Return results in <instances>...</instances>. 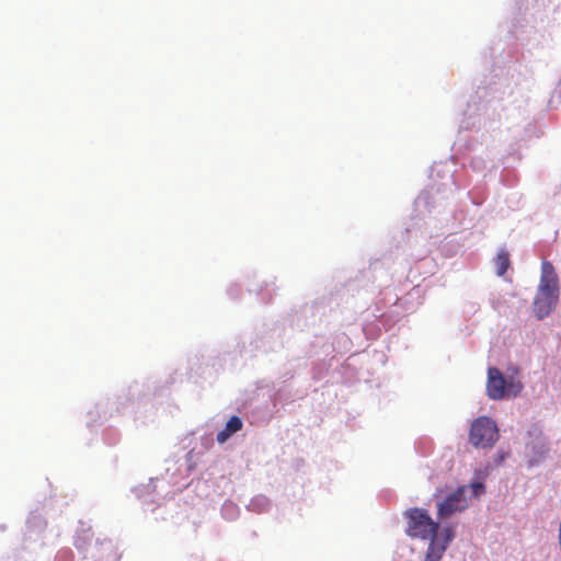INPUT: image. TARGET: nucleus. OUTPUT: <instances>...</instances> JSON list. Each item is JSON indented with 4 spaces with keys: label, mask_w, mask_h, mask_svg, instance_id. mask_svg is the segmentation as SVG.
Segmentation results:
<instances>
[{
    "label": "nucleus",
    "mask_w": 561,
    "mask_h": 561,
    "mask_svg": "<svg viewBox=\"0 0 561 561\" xmlns=\"http://www.w3.org/2000/svg\"><path fill=\"white\" fill-rule=\"evenodd\" d=\"M559 299V279L553 265L543 260L538 291L534 300V312L538 319L547 317L556 307Z\"/></svg>",
    "instance_id": "obj_1"
},
{
    "label": "nucleus",
    "mask_w": 561,
    "mask_h": 561,
    "mask_svg": "<svg viewBox=\"0 0 561 561\" xmlns=\"http://www.w3.org/2000/svg\"><path fill=\"white\" fill-rule=\"evenodd\" d=\"M523 383L520 380L508 377L505 378L496 367L488 369L486 394L492 400H502L506 396L516 397L520 393Z\"/></svg>",
    "instance_id": "obj_2"
},
{
    "label": "nucleus",
    "mask_w": 561,
    "mask_h": 561,
    "mask_svg": "<svg viewBox=\"0 0 561 561\" xmlns=\"http://www.w3.org/2000/svg\"><path fill=\"white\" fill-rule=\"evenodd\" d=\"M407 534L412 538L433 539L438 530V524L422 508H409L404 513Z\"/></svg>",
    "instance_id": "obj_3"
},
{
    "label": "nucleus",
    "mask_w": 561,
    "mask_h": 561,
    "mask_svg": "<svg viewBox=\"0 0 561 561\" xmlns=\"http://www.w3.org/2000/svg\"><path fill=\"white\" fill-rule=\"evenodd\" d=\"M499 439L496 423L488 416L476 419L470 428L469 442L474 447H492Z\"/></svg>",
    "instance_id": "obj_4"
},
{
    "label": "nucleus",
    "mask_w": 561,
    "mask_h": 561,
    "mask_svg": "<svg viewBox=\"0 0 561 561\" xmlns=\"http://www.w3.org/2000/svg\"><path fill=\"white\" fill-rule=\"evenodd\" d=\"M466 491L467 486H460L439 503L438 517L442 519L447 518L457 512L463 511L468 506V501L465 495Z\"/></svg>",
    "instance_id": "obj_5"
},
{
    "label": "nucleus",
    "mask_w": 561,
    "mask_h": 561,
    "mask_svg": "<svg viewBox=\"0 0 561 561\" xmlns=\"http://www.w3.org/2000/svg\"><path fill=\"white\" fill-rule=\"evenodd\" d=\"M446 550V543L439 545L435 537L431 539L424 561H439Z\"/></svg>",
    "instance_id": "obj_6"
},
{
    "label": "nucleus",
    "mask_w": 561,
    "mask_h": 561,
    "mask_svg": "<svg viewBox=\"0 0 561 561\" xmlns=\"http://www.w3.org/2000/svg\"><path fill=\"white\" fill-rule=\"evenodd\" d=\"M495 272L499 276H503L511 266L508 252L501 250L494 259Z\"/></svg>",
    "instance_id": "obj_7"
},
{
    "label": "nucleus",
    "mask_w": 561,
    "mask_h": 561,
    "mask_svg": "<svg viewBox=\"0 0 561 561\" xmlns=\"http://www.w3.org/2000/svg\"><path fill=\"white\" fill-rule=\"evenodd\" d=\"M242 420L239 416H231L226 423L225 428L227 432L234 434L242 428Z\"/></svg>",
    "instance_id": "obj_8"
},
{
    "label": "nucleus",
    "mask_w": 561,
    "mask_h": 561,
    "mask_svg": "<svg viewBox=\"0 0 561 561\" xmlns=\"http://www.w3.org/2000/svg\"><path fill=\"white\" fill-rule=\"evenodd\" d=\"M468 488L471 489L473 496H479L485 492V486L481 482H473Z\"/></svg>",
    "instance_id": "obj_9"
},
{
    "label": "nucleus",
    "mask_w": 561,
    "mask_h": 561,
    "mask_svg": "<svg viewBox=\"0 0 561 561\" xmlns=\"http://www.w3.org/2000/svg\"><path fill=\"white\" fill-rule=\"evenodd\" d=\"M232 434L230 432H227L226 428H224L222 431H220L218 434H217V442L222 444L225 443Z\"/></svg>",
    "instance_id": "obj_10"
},
{
    "label": "nucleus",
    "mask_w": 561,
    "mask_h": 561,
    "mask_svg": "<svg viewBox=\"0 0 561 561\" xmlns=\"http://www.w3.org/2000/svg\"><path fill=\"white\" fill-rule=\"evenodd\" d=\"M232 434L230 432H227L226 428H224L222 431H220L218 434H217V442L222 444L225 443Z\"/></svg>",
    "instance_id": "obj_11"
},
{
    "label": "nucleus",
    "mask_w": 561,
    "mask_h": 561,
    "mask_svg": "<svg viewBox=\"0 0 561 561\" xmlns=\"http://www.w3.org/2000/svg\"><path fill=\"white\" fill-rule=\"evenodd\" d=\"M444 535H445V543L447 545L448 542H450L454 537H455V533H454V529L451 527H447L443 530Z\"/></svg>",
    "instance_id": "obj_12"
},
{
    "label": "nucleus",
    "mask_w": 561,
    "mask_h": 561,
    "mask_svg": "<svg viewBox=\"0 0 561 561\" xmlns=\"http://www.w3.org/2000/svg\"><path fill=\"white\" fill-rule=\"evenodd\" d=\"M505 456H506L505 454L501 455V456H500V460H501V461H502V460H504Z\"/></svg>",
    "instance_id": "obj_13"
}]
</instances>
